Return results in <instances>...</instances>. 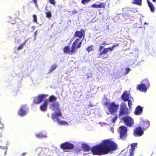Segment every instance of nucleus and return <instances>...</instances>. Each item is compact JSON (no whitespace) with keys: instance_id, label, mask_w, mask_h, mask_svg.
<instances>
[{"instance_id":"nucleus-41","label":"nucleus","mask_w":156,"mask_h":156,"mask_svg":"<svg viewBox=\"0 0 156 156\" xmlns=\"http://www.w3.org/2000/svg\"><path fill=\"white\" fill-rule=\"evenodd\" d=\"M3 127V125L1 123L0 119V129H2Z\"/></svg>"},{"instance_id":"nucleus-3","label":"nucleus","mask_w":156,"mask_h":156,"mask_svg":"<svg viewBox=\"0 0 156 156\" xmlns=\"http://www.w3.org/2000/svg\"><path fill=\"white\" fill-rule=\"evenodd\" d=\"M83 39L81 41H80L79 42L76 46L77 44L78 43V42L79 40V38L77 39L73 43L72 46L71 50H70V48L69 46H66L64 48V52L65 53H74L75 51L76 48H78L81 47L82 42L83 40Z\"/></svg>"},{"instance_id":"nucleus-29","label":"nucleus","mask_w":156,"mask_h":156,"mask_svg":"<svg viewBox=\"0 0 156 156\" xmlns=\"http://www.w3.org/2000/svg\"><path fill=\"white\" fill-rule=\"evenodd\" d=\"M119 44H116V45H113L112 47H109L108 48H107L108 50V51H113L114 48L116 47L117 46H118Z\"/></svg>"},{"instance_id":"nucleus-30","label":"nucleus","mask_w":156,"mask_h":156,"mask_svg":"<svg viewBox=\"0 0 156 156\" xmlns=\"http://www.w3.org/2000/svg\"><path fill=\"white\" fill-rule=\"evenodd\" d=\"M57 67V66L56 64H54L51 66L49 70V72H51L53 71V70L55 69Z\"/></svg>"},{"instance_id":"nucleus-48","label":"nucleus","mask_w":156,"mask_h":156,"mask_svg":"<svg viewBox=\"0 0 156 156\" xmlns=\"http://www.w3.org/2000/svg\"><path fill=\"white\" fill-rule=\"evenodd\" d=\"M2 136V134L1 132H0V137H1Z\"/></svg>"},{"instance_id":"nucleus-19","label":"nucleus","mask_w":156,"mask_h":156,"mask_svg":"<svg viewBox=\"0 0 156 156\" xmlns=\"http://www.w3.org/2000/svg\"><path fill=\"white\" fill-rule=\"evenodd\" d=\"M137 89L142 91L146 92L147 90V87L141 83L140 84L138 85Z\"/></svg>"},{"instance_id":"nucleus-38","label":"nucleus","mask_w":156,"mask_h":156,"mask_svg":"<svg viewBox=\"0 0 156 156\" xmlns=\"http://www.w3.org/2000/svg\"><path fill=\"white\" fill-rule=\"evenodd\" d=\"M49 2L51 4L54 5L55 3V2L54 0H49Z\"/></svg>"},{"instance_id":"nucleus-45","label":"nucleus","mask_w":156,"mask_h":156,"mask_svg":"<svg viewBox=\"0 0 156 156\" xmlns=\"http://www.w3.org/2000/svg\"><path fill=\"white\" fill-rule=\"evenodd\" d=\"M110 129H111V131L112 132V133H113V131H114V129H113V127H111L110 128Z\"/></svg>"},{"instance_id":"nucleus-40","label":"nucleus","mask_w":156,"mask_h":156,"mask_svg":"<svg viewBox=\"0 0 156 156\" xmlns=\"http://www.w3.org/2000/svg\"><path fill=\"white\" fill-rule=\"evenodd\" d=\"M35 150L36 152H40L41 151V148L39 147L37 148Z\"/></svg>"},{"instance_id":"nucleus-15","label":"nucleus","mask_w":156,"mask_h":156,"mask_svg":"<svg viewBox=\"0 0 156 156\" xmlns=\"http://www.w3.org/2000/svg\"><path fill=\"white\" fill-rule=\"evenodd\" d=\"M129 94V92L126 91L122 95V98L125 101H127L130 98Z\"/></svg>"},{"instance_id":"nucleus-28","label":"nucleus","mask_w":156,"mask_h":156,"mask_svg":"<svg viewBox=\"0 0 156 156\" xmlns=\"http://www.w3.org/2000/svg\"><path fill=\"white\" fill-rule=\"evenodd\" d=\"M141 83L142 84L145 85L147 87H148L149 86V83L147 79H145L143 80Z\"/></svg>"},{"instance_id":"nucleus-33","label":"nucleus","mask_w":156,"mask_h":156,"mask_svg":"<svg viewBox=\"0 0 156 156\" xmlns=\"http://www.w3.org/2000/svg\"><path fill=\"white\" fill-rule=\"evenodd\" d=\"M125 74L126 75L129 73V71L130 70V69L129 68H125Z\"/></svg>"},{"instance_id":"nucleus-35","label":"nucleus","mask_w":156,"mask_h":156,"mask_svg":"<svg viewBox=\"0 0 156 156\" xmlns=\"http://www.w3.org/2000/svg\"><path fill=\"white\" fill-rule=\"evenodd\" d=\"M90 1V0H82L81 2L83 4L85 5L86 3H88Z\"/></svg>"},{"instance_id":"nucleus-21","label":"nucleus","mask_w":156,"mask_h":156,"mask_svg":"<svg viewBox=\"0 0 156 156\" xmlns=\"http://www.w3.org/2000/svg\"><path fill=\"white\" fill-rule=\"evenodd\" d=\"M137 145V143H135L132 144L131 145V151L130 153V155L129 156H133V151L135 149V147H136Z\"/></svg>"},{"instance_id":"nucleus-43","label":"nucleus","mask_w":156,"mask_h":156,"mask_svg":"<svg viewBox=\"0 0 156 156\" xmlns=\"http://www.w3.org/2000/svg\"><path fill=\"white\" fill-rule=\"evenodd\" d=\"M2 149H5V155L6 154V151H7V147H2Z\"/></svg>"},{"instance_id":"nucleus-7","label":"nucleus","mask_w":156,"mask_h":156,"mask_svg":"<svg viewBox=\"0 0 156 156\" xmlns=\"http://www.w3.org/2000/svg\"><path fill=\"white\" fill-rule=\"evenodd\" d=\"M119 118L123 121L124 123L127 126H131L134 124L133 120L130 116H128L123 117L120 116Z\"/></svg>"},{"instance_id":"nucleus-13","label":"nucleus","mask_w":156,"mask_h":156,"mask_svg":"<svg viewBox=\"0 0 156 156\" xmlns=\"http://www.w3.org/2000/svg\"><path fill=\"white\" fill-rule=\"evenodd\" d=\"M144 133V131L141 126L137 127L134 130V135L136 137L141 136Z\"/></svg>"},{"instance_id":"nucleus-46","label":"nucleus","mask_w":156,"mask_h":156,"mask_svg":"<svg viewBox=\"0 0 156 156\" xmlns=\"http://www.w3.org/2000/svg\"><path fill=\"white\" fill-rule=\"evenodd\" d=\"M144 24H145V25H147H147H148V24H149V23H147V22H144Z\"/></svg>"},{"instance_id":"nucleus-37","label":"nucleus","mask_w":156,"mask_h":156,"mask_svg":"<svg viewBox=\"0 0 156 156\" xmlns=\"http://www.w3.org/2000/svg\"><path fill=\"white\" fill-rule=\"evenodd\" d=\"M117 116H115L112 118V122L113 123H115L116 122V120H117Z\"/></svg>"},{"instance_id":"nucleus-10","label":"nucleus","mask_w":156,"mask_h":156,"mask_svg":"<svg viewBox=\"0 0 156 156\" xmlns=\"http://www.w3.org/2000/svg\"><path fill=\"white\" fill-rule=\"evenodd\" d=\"M105 47L102 46H100L98 51L99 52V56L103 58H107L108 57V55H107L106 57H104L103 55L104 54H106L108 51L107 48H105Z\"/></svg>"},{"instance_id":"nucleus-32","label":"nucleus","mask_w":156,"mask_h":156,"mask_svg":"<svg viewBox=\"0 0 156 156\" xmlns=\"http://www.w3.org/2000/svg\"><path fill=\"white\" fill-rule=\"evenodd\" d=\"M93 50V47L92 45L88 46L86 49V50L89 52Z\"/></svg>"},{"instance_id":"nucleus-2","label":"nucleus","mask_w":156,"mask_h":156,"mask_svg":"<svg viewBox=\"0 0 156 156\" xmlns=\"http://www.w3.org/2000/svg\"><path fill=\"white\" fill-rule=\"evenodd\" d=\"M57 98L54 95L50 96L48 99V101L50 106V108L53 111H60L61 110L59 107V102L56 101Z\"/></svg>"},{"instance_id":"nucleus-11","label":"nucleus","mask_w":156,"mask_h":156,"mask_svg":"<svg viewBox=\"0 0 156 156\" xmlns=\"http://www.w3.org/2000/svg\"><path fill=\"white\" fill-rule=\"evenodd\" d=\"M119 106L114 103H110L109 105V110L110 112L112 114L116 112Z\"/></svg>"},{"instance_id":"nucleus-22","label":"nucleus","mask_w":156,"mask_h":156,"mask_svg":"<svg viewBox=\"0 0 156 156\" xmlns=\"http://www.w3.org/2000/svg\"><path fill=\"white\" fill-rule=\"evenodd\" d=\"M147 2L148 4V5L150 9V10L151 12H154L155 8L154 6L152 5V3L150 2L149 0H147Z\"/></svg>"},{"instance_id":"nucleus-20","label":"nucleus","mask_w":156,"mask_h":156,"mask_svg":"<svg viewBox=\"0 0 156 156\" xmlns=\"http://www.w3.org/2000/svg\"><path fill=\"white\" fill-rule=\"evenodd\" d=\"M143 109L142 107L140 106H137L135 111V114L136 115H139L142 112Z\"/></svg>"},{"instance_id":"nucleus-23","label":"nucleus","mask_w":156,"mask_h":156,"mask_svg":"<svg viewBox=\"0 0 156 156\" xmlns=\"http://www.w3.org/2000/svg\"><path fill=\"white\" fill-rule=\"evenodd\" d=\"M36 136L37 137L39 138H45L47 137V136L46 135L44 134L41 132H39L36 134Z\"/></svg>"},{"instance_id":"nucleus-47","label":"nucleus","mask_w":156,"mask_h":156,"mask_svg":"<svg viewBox=\"0 0 156 156\" xmlns=\"http://www.w3.org/2000/svg\"><path fill=\"white\" fill-rule=\"evenodd\" d=\"M26 154V153H23V154H22V155H25V154Z\"/></svg>"},{"instance_id":"nucleus-14","label":"nucleus","mask_w":156,"mask_h":156,"mask_svg":"<svg viewBox=\"0 0 156 156\" xmlns=\"http://www.w3.org/2000/svg\"><path fill=\"white\" fill-rule=\"evenodd\" d=\"M75 35L76 37H78L81 38L83 37V38L85 36V31L83 29H82L80 31H76L75 33Z\"/></svg>"},{"instance_id":"nucleus-36","label":"nucleus","mask_w":156,"mask_h":156,"mask_svg":"<svg viewBox=\"0 0 156 156\" xmlns=\"http://www.w3.org/2000/svg\"><path fill=\"white\" fill-rule=\"evenodd\" d=\"M33 17L34 19V22L37 23V16L35 15L34 14L33 15Z\"/></svg>"},{"instance_id":"nucleus-9","label":"nucleus","mask_w":156,"mask_h":156,"mask_svg":"<svg viewBox=\"0 0 156 156\" xmlns=\"http://www.w3.org/2000/svg\"><path fill=\"white\" fill-rule=\"evenodd\" d=\"M61 147L64 150L66 151V150L69 149H72L74 147V145L68 142H66L65 143L62 144L60 145Z\"/></svg>"},{"instance_id":"nucleus-39","label":"nucleus","mask_w":156,"mask_h":156,"mask_svg":"<svg viewBox=\"0 0 156 156\" xmlns=\"http://www.w3.org/2000/svg\"><path fill=\"white\" fill-rule=\"evenodd\" d=\"M33 2H34V3L35 4V5L36 6V7H38V5L37 4V0H33Z\"/></svg>"},{"instance_id":"nucleus-44","label":"nucleus","mask_w":156,"mask_h":156,"mask_svg":"<svg viewBox=\"0 0 156 156\" xmlns=\"http://www.w3.org/2000/svg\"><path fill=\"white\" fill-rule=\"evenodd\" d=\"M37 31H36L35 32H34V37H35V38H34V39H35V38H36V35L37 34Z\"/></svg>"},{"instance_id":"nucleus-4","label":"nucleus","mask_w":156,"mask_h":156,"mask_svg":"<svg viewBox=\"0 0 156 156\" xmlns=\"http://www.w3.org/2000/svg\"><path fill=\"white\" fill-rule=\"evenodd\" d=\"M57 112H55L52 114L51 118L53 121L57 122L58 124L60 125H68V124L66 122L60 120V119L62 116V114L61 111Z\"/></svg>"},{"instance_id":"nucleus-42","label":"nucleus","mask_w":156,"mask_h":156,"mask_svg":"<svg viewBox=\"0 0 156 156\" xmlns=\"http://www.w3.org/2000/svg\"><path fill=\"white\" fill-rule=\"evenodd\" d=\"M108 44H107V42L105 41H104L103 42V44H102V45H108Z\"/></svg>"},{"instance_id":"nucleus-27","label":"nucleus","mask_w":156,"mask_h":156,"mask_svg":"<svg viewBox=\"0 0 156 156\" xmlns=\"http://www.w3.org/2000/svg\"><path fill=\"white\" fill-rule=\"evenodd\" d=\"M132 3L133 4H136L139 5H141L142 4V0H133Z\"/></svg>"},{"instance_id":"nucleus-18","label":"nucleus","mask_w":156,"mask_h":156,"mask_svg":"<svg viewBox=\"0 0 156 156\" xmlns=\"http://www.w3.org/2000/svg\"><path fill=\"white\" fill-rule=\"evenodd\" d=\"M140 125L143 126L144 130L147 129L149 126L150 122L148 121H140Z\"/></svg>"},{"instance_id":"nucleus-31","label":"nucleus","mask_w":156,"mask_h":156,"mask_svg":"<svg viewBox=\"0 0 156 156\" xmlns=\"http://www.w3.org/2000/svg\"><path fill=\"white\" fill-rule=\"evenodd\" d=\"M46 17L49 18H50L52 16L51 13V12H45Z\"/></svg>"},{"instance_id":"nucleus-17","label":"nucleus","mask_w":156,"mask_h":156,"mask_svg":"<svg viewBox=\"0 0 156 156\" xmlns=\"http://www.w3.org/2000/svg\"><path fill=\"white\" fill-rule=\"evenodd\" d=\"M49 101L48 99L44 101L43 103L40 106V109L42 111H45L46 110L47 108V105Z\"/></svg>"},{"instance_id":"nucleus-25","label":"nucleus","mask_w":156,"mask_h":156,"mask_svg":"<svg viewBox=\"0 0 156 156\" xmlns=\"http://www.w3.org/2000/svg\"><path fill=\"white\" fill-rule=\"evenodd\" d=\"M28 41V39H27L24 42H23V43L20 44V45H19L17 48V49L18 50H21L23 49V46L25 45L26 44L27 42Z\"/></svg>"},{"instance_id":"nucleus-50","label":"nucleus","mask_w":156,"mask_h":156,"mask_svg":"<svg viewBox=\"0 0 156 156\" xmlns=\"http://www.w3.org/2000/svg\"><path fill=\"white\" fill-rule=\"evenodd\" d=\"M47 116H48V117H49V115L48 114L47 115Z\"/></svg>"},{"instance_id":"nucleus-8","label":"nucleus","mask_w":156,"mask_h":156,"mask_svg":"<svg viewBox=\"0 0 156 156\" xmlns=\"http://www.w3.org/2000/svg\"><path fill=\"white\" fill-rule=\"evenodd\" d=\"M28 107L25 105H22L18 111V114L20 116L23 117L27 113Z\"/></svg>"},{"instance_id":"nucleus-34","label":"nucleus","mask_w":156,"mask_h":156,"mask_svg":"<svg viewBox=\"0 0 156 156\" xmlns=\"http://www.w3.org/2000/svg\"><path fill=\"white\" fill-rule=\"evenodd\" d=\"M90 1V0H82L81 2L83 4L85 5L86 3H88Z\"/></svg>"},{"instance_id":"nucleus-49","label":"nucleus","mask_w":156,"mask_h":156,"mask_svg":"<svg viewBox=\"0 0 156 156\" xmlns=\"http://www.w3.org/2000/svg\"><path fill=\"white\" fill-rule=\"evenodd\" d=\"M156 0H152V1H153L154 2H156Z\"/></svg>"},{"instance_id":"nucleus-5","label":"nucleus","mask_w":156,"mask_h":156,"mask_svg":"<svg viewBox=\"0 0 156 156\" xmlns=\"http://www.w3.org/2000/svg\"><path fill=\"white\" fill-rule=\"evenodd\" d=\"M127 128L125 126H121L119 128L118 132L120 135L119 137L122 140H124L127 138Z\"/></svg>"},{"instance_id":"nucleus-26","label":"nucleus","mask_w":156,"mask_h":156,"mask_svg":"<svg viewBox=\"0 0 156 156\" xmlns=\"http://www.w3.org/2000/svg\"><path fill=\"white\" fill-rule=\"evenodd\" d=\"M133 101V99L132 97H130V98L127 100L128 105L129 108L130 109L132 108L131 105H132V101Z\"/></svg>"},{"instance_id":"nucleus-6","label":"nucleus","mask_w":156,"mask_h":156,"mask_svg":"<svg viewBox=\"0 0 156 156\" xmlns=\"http://www.w3.org/2000/svg\"><path fill=\"white\" fill-rule=\"evenodd\" d=\"M120 112L119 115V117H123L124 115H128L130 113L129 110L127 108L126 104L125 102H122L121 104L120 108Z\"/></svg>"},{"instance_id":"nucleus-16","label":"nucleus","mask_w":156,"mask_h":156,"mask_svg":"<svg viewBox=\"0 0 156 156\" xmlns=\"http://www.w3.org/2000/svg\"><path fill=\"white\" fill-rule=\"evenodd\" d=\"M98 3H100V2H96L94 4L92 5L91 6V7L94 8H103L105 7V3L101 2L99 4H98Z\"/></svg>"},{"instance_id":"nucleus-24","label":"nucleus","mask_w":156,"mask_h":156,"mask_svg":"<svg viewBox=\"0 0 156 156\" xmlns=\"http://www.w3.org/2000/svg\"><path fill=\"white\" fill-rule=\"evenodd\" d=\"M82 147L83 150L86 151H88L90 149V148L88 145L85 144H82Z\"/></svg>"},{"instance_id":"nucleus-1","label":"nucleus","mask_w":156,"mask_h":156,"mask_svg":"<svg viewBox=\"0 0 156 156\" xmlns=\"http://www.w3.org/2000/svg\"><path fill=\"white\" fill-rule=\"evenodd\" d=\"M117 145L115 142L110 140H105L99 145L93 147L91 151L94 155H101L112 153L116 150Z\"/></svg>"},{"instance_id":"nucleus-12","label":"nucleus","mask_w":156,"mask_h":156,"mask_svg":"<svg viewBox=\"0 0 156 156\" xmlns=\"http://www.w3.org/2000/svg\"><path fill=\"white\" fill-rule=\"evenodd\" d=\"M47 96L46 94H40L34 99V102L35 103L38 104L42 101L44 98Z\"/></svg>"}]
</instances>
